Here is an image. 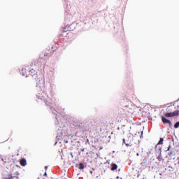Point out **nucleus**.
Returning <instances> with one entry per match:
<instances>
[{"label":"nucleus","instance_id":"1","mask_svg":"<svg viewBox=\"0 0 179 179\" xmlns=\"http://www.w3.org/2000/svg\"><path fill=\"white\" fill-rule=\"evenodd\" d=\"M36 90L38 92L36 94L37 99L43 101L46 106H51V99L44 91V80H43V78H37Z\"/></svg>","mask_w":179,"mask_h":179},{"label":"nucleus","instance_id":"2","mask_svg":"<svg viewBox=\"0 0 179 179\" xmlns=\"http://www.w3.org/2000/svg\"><path fill=\"white\" fill-rule=\"evenodd\" d=\"M76 129H80L81 131H89L90 129H92L91 123H78L76 125Z\"/></svg>","mask_w":179,"mask_h":179},{"label":"nucleus","instance_id":"3","mask_svg":"<svg viewBox=\"0 0 179 179\" xmlns=\"http://www.w3.org/2000/svg\"><path fill=\"white\" fill-rule=\"evenodd\" d=\"M166 118H174V117H178L179 110H175L174 112H167L164 114Z\"/></svg>","mask_w":179,"mask_h":179},{"label":"nucleus","instance_id":"4","mask_svg":"<svg viewBox=\"0 0 179 179\" xmlns=\"http://www.w3.org/2000/svg\"><path fill=\"white\" fill-rule=\"evenodd\" d=\"M161 120H162L163 124H168L169 125L170 128H171V127H173V123H171V120L166 118L165 116H162Z\"/></svg>","mask_w":179,"mask_h":179},{"label":"nucleus","instance_id":"5","mask_svg":"<svg viewBox=\"0 0 179 179\" xmlns=\"http://www.w3.org/2000/svg\"><path fill=\"white\" fill-rule=\"evenodd\" d=\"M29 69V67L22 68L21 70H20V73L22 76H25L26 78L29 77V71H27Z\"/></svg>","mask_w":179,"mask_h":179},{"label":"nucleus","instance_id":"6","mask_svg":"<svg viewBox=\"0 0 179 179\" xmlns=\"http://www.w3.org/2000/svg\"><path fill=\"white\" fill-rule=\"evenodd\" d=\"M28 76L30 75L32 78H34V79H37V71L34 69H28Z\"/></svg>","mask_w":179,"mask_h":179},{"label":"nucleus","instance_id":"7","mask_svg":"<svg viewBox=\"0 0 179 179\" xmlns=\"http://www.w3.org/2000/svg\"><path fill=\"white\" fill-rule=\"evenodd\" d=\"M64 136H65V134H64V131H62V132H61V136H56L57 141H55V144H54V146H55V145H57V143H58V142H59V143H61V140H62V138Z\"/></svg>","mask_w":179,"mask_h":179},{"label":"nucleus","instance_id":"8","mask_svg":"<svg viewBox=\"0 0 179 179\" xmlns=\"http://www.w3.org/2000/svg\"><path fill=\"white\" fill-rule=\"evenodd\" d=\"M50 111L52 113V114H55V119L58 120V112L57 110H55V108H52V106L50 107Z\"/></svg>","mask_w":179,"mask_h":179},{"label":"nucleus","instance_id":"9","mask_svg":"<svg viewBox=\"0 0 179 179\" xmlns=\"http://www.w3.org/2000/svg\"><path fill=\"white\" fill-rule=\"evenodd\" d=\"M20 165L22 167H25V166H27V161L26 160L25 158H22L20 161Z\"/></svg>","mask_w":179,"mask_h":179},{"label":"nucleus","instance_id":"10","mask_svg":"<svg viewBox=\"0 0 179 179\" xmlns=\"http://www.w3.org/2000/svg\"><path fill=\"white\" fill-rule=\"evenodd\" d=\"M117 169H118V165H117V164L113 163L111 164V170H112V171H114L115 170H117Z\"/></svg>","mask_w":179,"mask_h":179},{"label":"nucleus","instance_id":"11","mask_svg":"<svg viewBox=\"0 0 179 179\" xmlns=\"http://www.w3.org/2000/svg\"><path fill=\"white\" fill-rule=\"evenodd\" d=\"M163 142H164V138H159V141H158L157 145L155 146V148H157V146H159V145H163Z\"/></svg>","mask_w":179,"mask_h":179},{"label":"nucleus","instance_id":"12","mask_svg":"<svg viewBox=\"0 0 179 179\" xmlns=\"http://www.w3.org/2000/svg\"><path fill=\"white\" fill-rule=\"evenodd\" d=\"M78 169L79 170H83L85 169V164L83 163H80L78 165Z\"/></svg>","mask_w":179,"mask_h":179},{"label":"nucleus","instance_id":"13","mask_svg":"<svg viewBox=\"0 0 179 179\" xmlns=\"http://www.w3.org/2000/svg\"><path fill=\"white\" fill-rule=\"evenodd\" d=\"M3 179H13L12 174H9L7 176L4 177Z\"/></svg>","mask_w":179,"mask_h":179},{"label":"nucleus","instance_id":"14","mask_svg":"<svg viewBox=\"0 0 179 179\" xmlns=\"http://www.w3.org/2000/svg\"><path fill=\"white\" fill-rule=\"evenodd\" d=\"M157 159V160H159V162H162V160H164V159H163V155H158Z\"/></svg>","mask_w":179,"mask_h":179},{"label":"nucleus","instance_id":"15","mask_svg":"<svg viewBox=\"0 0 179 179\" xmlns=\"http://www.w3.org/2000/svg\"><path fill=\"white\" fill-rule=\"evenodd\" d=\"M173 127H174V128H175L176 129H177V128L179 127V121L176 122L174 124Z\"/></svg>","mask_w":179,"mask_h":179},{"label":"nucleus","instance_id":"16","mask_svg":"<svg viewBox=\"0 0 179 179\" xmlns=\"http://www.w3.org/2000/svg\"><path fill=\"white\" fill-rule=\"evenodd\" d=\"M157 153H158V155H162V148L160 147L158 148Z\"/></svg>","mask_w":179,"mask_h":179},{"label":"nucleus","instance_id":"17","mask_svg":"<svg viewBox=\"0 0 179 179\" xmlns=\"http://www.w3.org/2000/svg\"><path fill=\"white\" fill-rule=\"evenodd\" d=\"M171 148V144H170L169 145V147L167 148V149L165 150V152H170V149Z\"/></svg>","mask_w":179,"mask_h":179},{"label":"nucleus","instance_id":"18","mask_svg":"<svg viewBox=\"0 0 179 179\" xmlns=\"http://www.w3.org/2000/svg\"><path fill=\"white\" fill-rule=\"evenodd\" d=\"M173 150H169V152H168V155L173 156Z\"/></svg>","mask_w":179,"mask_h":179},{"label":"nucleus","instance_id":"19","mask_svg":"<svg viewBox=\"0 0 179 179\" xmlns=\"http://www.w3.org/2000/svg\"><path fill=\"white\" fill-rule=\"evenodd\" d=\"M125 146H127V147H128V146H132V144H129V143H125Z\"/></svg>","mask_w":179,"mask_h":179},{"label":"nucleus","instance_id":"20","mask_svg":"<svg viewBox=\"0 0 179 179\" xmlns=\"http://www.w3.org/2000/svg\"><path fill=\"white\" fill-rule=\"evenodd\" d=\"M125 143H127L125 142V138H123V139H122V145H124V144L125 145Z\"/></svg>","mask_w":179,"mask_h":179},{"label":"nucleus","instance_id":"21","mask_svg":"<svg viewBox=\"0 0 179 179\" xmlns=\"http://www.w3.org/2000/svg\"><path fill=\"white\" fill-rule=\"evenodd\" d=\"M140 138H143V131H141V135Z\"/></svg>","mask_w":179,"mask_h":179},{"label":"nucleus","instance_id":"22","mask_svg":"<svg viewBox=\"0 0 179 179\" xmlns=\"http://www.w3.org/2000/svg\"><path fill=\"white\" fill-rule=\"evenodd\" d=\"M43 177H47V172L46 171L43 174Z\"/></svg>","mask_w":179,"mask_h":179},{"label":"nucleus","instance_id":"23","mask_svg":"<svg viewBox=\"0 0 179 179\" xmlns=\"http://www.w3.org/2000/svg\"><path fill=\"white\" fill-rule=\"evenodd\" d=\"M48 169V166H45V171H47Z\"/></svg>","mask_w":179,"mask_h":179},{"label":"nucleus","instance_id":"24","mask_svg":"<svg viewBox=\"0 0 179 179\" xmlns=\"http://www.w3.org/2000/svg\"><path fill=\"white\" fill-rule=\"evenodd\" d=\"M64 143H68V140H64Z\"/></svg>","mask_w":179,"mask_h":179},{"label":"nucleus","instance_id":"25","mask_svg":"<svg viewBox=\"0 0 179 179\" xmlns=\"http://www.w3.org/2000/svg\"><path fill=\"white\" fill-rule=\"evenodd\" d=\"M136 156H139V152H137V153H136Z\"/></svg>","mask_w":179,"mask_h":179},{"label":"nucleus","instance_id":"26","mask_svg":"<svg viewBox=\"0 0 179 179\" xmlns=\"http://www.w3.org/2000/svg\"><path fill=\"white\" fill-rule=\"evenodd\" d=\"M71 156H72V157H73V155L72 154V152H71Z\"/></svg>","mask_w":179,"mask_h":179},{"label":"nucleus","instance_id":"27","mask_svg":"<svg viewBox=\"0 0 179 179\" xmlns=\"http://www.w3.org/2000/svg\"><path fill=\"white\" fill-rule=\"evenodd\" d=\"M90 174H93V171H90Z\"/></svg>","mask_w":179,"mask_h":179},{"label":"nucleus","instance_id":"28","mask_svg":"<svg viewBox=\"0 0 179 179\" xmlns=\"http://www.w3.org/2000/svg\"><path fill=\"white\" fill-rule=\"evenodd\" d=\"M116 178H117V179H119V178H120V176H117Z\"/></svg>","mask_w":179,"mask_h":179},{"label":"nucleus","instance_id":"29","mask_svg":"<svg viewBox=\"0 0 179 179\" xmlns=\"http://www.w3.org/2000/svg\"><path fill=\"white\" fill-rule=\"evenodd\" d=\"M178 159L179 160V157H178ZM178 164H179V161H178Z\"/></svg>","mask_w":179,"mask_h":179},{"label":"nucleus","instance_id":"30","mask_svg":"<svg viewBox=\"0 0 179 179\" xmlns=\"http://www.w3.org/2000/svg\"><path fill=\"white\" fill-rule=\"evenodd\" d=\"M118 171H121V169H118Z\"/></svg>","mask_w":179,"mask_h":179},{"label":"nucleus","instance_id":"31","mask_svg":"<svg viewBox=\"0 0 179 179\" xmlns=\"http://www.w3.org/2000/svg\"><path fill=\"white\" fill-rule=\"evenodd\" d=\"M113 153H115V151H113Z\"/></svg>","mask_w":179,"mask_h":179},{"label":"nucleus","instance_id":"32","mask_svg":"<svg viewBox=\"0 0 179 179\" xmlns=\"http://www.w3.org/2000/svg\"><path fill=\"white\" fill-rule=\"evenodd\" d=\"M55 124L57 125L58 122H55Z\"/></svg>","mask_w":179,"mask_h":179},{"label":"nucleus","instance_id":"33","mask_svg":"<svg viewBox=\"0 0 179 179\" xmlns=\"http://www.w3.org/2000/svg\"><path fill=\"white\" fill-rule=\"evenodd\" d=\"M169 107H171V106H169Z\"/></svg>","mask_w":179,"mask_h":179},{"label":"nucleus","instance_id":"34","mask_svg":"<svg viewBox=\"0 0 179 179\" xmlns=\"http://www.w3.org/2000/svg\"><path fill=\"white\" fill-rule=\"evenodd\" d=\"M177 107H178V108H179V106H178Z\"/></svg>","mask_w":179,"mask_h":179},{"label":"nucleus","instance_id":"35","mask_svg":"<svg viewBox=\"0 0 179 179\" xmlns=\"http://www.w3.org/2000/svg\"><path fill=\"white\" fill-rule=\"evenodd\" d=\"M173 106H174V103L173 104Z\"/></svg>","mask_w":179,"mask_h":179}]
</instances>
